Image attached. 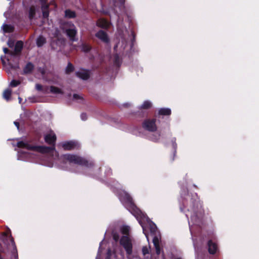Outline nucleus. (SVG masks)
I'll return each mask as SVG.
<instances>
[{
  "label": "nucleus",
  "mask_w": 259,
  "mask_h": 259,
  "mask_svg": "<svg viewBox=\"0 0 259 259\" xmlns=\"http://www.w3.org/2000/svg\"><path fill=\"white\" fill-rule=\"evenodd\" d=\"M43 87L41 84L37 83L35 85V89L38 91L41 92L43 89Z\"/></svg>",
  "instance_id": "58836bf2"
},
{
  "label": "nucleus",
  "mask_w": 259,
  "mask_h": 259,
  "mask_svg": "<svg viewBox=\"0 0 259 259\" xmlns=\"http://www.w3.org/2000/svg\"><path fill=\"white\" fill-rule=\"evenodd\" d=\"M3 51L5 53V54H9L11 55V56H15V53L13 52V51H10L8 48H4Z\"/></svg>",
  "instance_id": "72a5a7b5"
},
{
  "label": "nucleus",
  "mask_w": 259,
  "mask_h": 259,
  "mask_svg": "<svg viewBox=\"0 0 259 259\" xmlns=\"http://www.w3.org/2000/svg\"><path fill=\"white\" fill-rule=\"evenodd\" d=\"M119 1L121 4L123 5L124 4L125 0H119Z\"/></svg>",
  "instance_id": "09e8293b"
},
{
  "label": "nucleus",
  "mask_w": 259,
  "mask_h": 259,
  "mask_svg": "<svg viewBox=\"0 0 259 259\" xmlns=\"http://www.w3.org/2000/svg\"><path fill=\"white\" fill-rule=\"evenodd\" d=\"M114 64L117 67H119L120 66L121 62L120 60V58H119L118 55H116L114 56Z\"/></svg>",
  "instance_id": "c85d7f7f"
},
{
  "label": "nucleus",
  "mask_w": 259,
  "mask_h": 259,
  "mask_svg": "<svg viewBox=\"0 0 259 259\" xmlns=\"http://www.w3.org/2000/svg\"><path fill=\"white\" fill-rule=\"evenodd\" d=\"M62 146L65 151H71L79 147L78 143L73 141L64 142Z\"/></svg>",
  "instance_id": "6e6552de"
},
{
  "label": "nucleus",
  "mask_w": 259,
  "mask_h": 259,
  "mask_svg": "<svg viewBox=\"0 0 259 259\" xmlns=\"http://www.w3.org/2000/svg\"><path fill=\"white\" fill-rule=\"evenodd\" d=\"M160 137V133L153 134L151 137V140L154 142H156L159 140Z\"/></svg>",
  "instance_id": "7c9ffc66"
},
{
  "label": "nucleus",
  "mask_w": 259,
  "mask_h": 259,
  "mask_svg": "<svg viewBox=\"0 0 259 259\" xmlns=\"http://www.w3.org/2000/svg\"><path fill=\"white\" fill-rule=\"evenodd\" d=\"M207 245L208 252L210 254H214L218 249L217 244L209 240L208 241Z\"/></svg>",
  "instance_id": "9b49d317"
},
{
  "label": "nucleus",
  "mask_w": 259,
  "mask_h": 259,
  "mask_svg": "<svg viewBox=\"0 0 259 259\" xmlns=\"http://www.w3.org/2000/svg\"><path fill=\"white\" fill-rule=\"evenodd\" d=\"M12 91L10 89H7L3 93V98L7 101H9L11 96Z\"/></svg>",
  "instance_id": "b1692460"
},
{
  "label": "nucleus",
  "mask_w": 259,
  "mask_h": 259,
  "mask_svg": "<svg viewBox=\"0 0 259 259\" xmlns=\"http://www.w3.org/2000/svg\"><path fill=\"white\" fill-rule=\"evenodd\" d=\"M46 43V39L43 36H39L36 40V45L38 47H42Z\"/></svg>",
  "instance_id": "4be33fe9"
},
{
  "label": "nucleus",
  "mask_w": 259,
  "mask_h": 259,
  "mask_svg": "<svg viewBox=\"0 0 259 259\" xmlns=\"http://www.w3.org/2000/svg\"><path fill=\"white\" fill-rule=\"evenodd\" d=\"M130 228L127 226H124L121 228V232L124 236H127L129 235Z\"/></svg>",
  "instance_id": "cd10ccee"
},
{
  "label": "nucleus",
  "mask_w": 259,
  "mask_h": 259,
  "mask_svg": "<svg viewBox=\"0 0 259 259\" xmlns=\"http://www.w3.org/2000/svg\"><path fill=\"white\" fill-rule=\"evenodd\" d=\"M76 14L75 11L70 9H67L65 11V17L69 19L75 18Z\"/></svg>",
  "instance_id": "a211bd4d"
},
{
  "label": "nucleus",
  "mask_w": 259,
  "mask_h": 259,
  "mask_svg": "<svg viewBox=\"0 0 259 259\" xmlns=\"http://www.w3.org/2000/svg\"><path fill=\"white\" fill-rule=\"evenodd\" d=\"M112 254V251H111V249H110V248L108 249L107 252L106 253V255L105 257V259H111Z\"/></svg>",
  "instance_id": "f704fd0d"
},
{
  "label": "nucleus",
  "mask_w": 259,
  "mask_h": 259,
  "mask_svg": "<svg viewBox=\"0 0 259 259\" xmlns=\"http://www.w3.org/2000/svg\"><path fill=\"white\" fill-rule=\"evenodd\" d=\"M96 25L98 27L105 29H108L109 28V23L103 18L98 19L97 21Z\"/></svg>",
  "instance_id": "ddd939ff"
},
{
  "label": "nucleus",
  "mask_w": 259,
  "mask_h": 259,
  "mask_svg": "<svg viewBox=\"0 0 259 259\" xmlns=\"http://www.w3.org/2000/svg\"><path fill=\"white\" fill-rule=\"evenodd\" d=\"M142 253L143 255H145L149 253V248L147 246H144L142 248Z\"/></svg>",
  "instance_id": "4c0bfd02"
},
{
  "label": "nucleus",
  "mask_w": 259,
  "mask_h": 259,
  "mask_svg": "<svg viewBox=\"0 0 259 259\" xmlns=\"http://www.w3.org/2000/svg\"><path fill=\"white\" fill-rule=\"evenodd\" d=\"M171 143H172V147H173L174 149L175 150V151L176 152V148L177 147V144L176 143V138H174L171 139Z\"/></svg>",
  "instance_id": "e433bc0d"
},
{
  "label": "nucleus",
  "mask_w": 259,
  "mask_h": 259,
  "mask_svg": "<svg viewBox=\"0 0 259 259\" xmlns=\"http://www.w3.org/2000/svg\"><path fill=\"white\" fill-rule=\"evenodd\" d=\"M74 70V67L71 62H68L67 66L65 69V73L67 74H69Z\"/></svg>",
  "instance_id": "5701e85b"
},
{
  "label": "nucleus",
  "mask_w": 259,
  "mask_h": 259,
  "mask_svg": "<svg viewBox=\"0 0 259 259\" xmlns=\"http://www.w3.org/2000/svg\"><path fill=\"white\" fill-rule=\"evenodd\" d=\"M143 233H144V234L145 235V236L148 237V235H147V234L146 233V231H145V229L144 228V227H143Z\"/></svg>",
  "instance_id": "de8ad7c7"
},
{
  "label": "nucleus",
  "mask_w": 259,
  "mask_h": 259,
  "mask_svg": "<svg viewBox=\"0 0 259 259\" xmlns=\"http://www.w3.org/2000/svg\"><path fill=\"white\" fill-rule=\"evenodd\" d=\"M81 51L85 52V53H88L89 52L91 49L92 47L90 45L88 44H82L81 45Z\"/></svg>",
  "instance_id": "393cba45"
},
{
  "label": "nucleus",
  "mask_w": 259,
  "mask_h": 259,
  "mask_svg": "<svg viewBox=\"0 0 259 259\" xmlns=\"http://www.w3.org/2000/svg\"><path fill=\"white\" fill-rule=\"evenodd\" d=\"M152 107V103L149 101H145L141 105V109H149Z\"/></svg>",
  "instance_id": "a878e982"
},
{
  "label": "nucleus",
  "mask_w": 259,
  "mask_h": 259,
  "mask_svg": "<svg viewBox=\"0 0 259 259\" xmlns=\"http://www.w3.org/2000/svg\"><path fill=\"white\" fill-rule=\"evenodd\" d=\"M41 92L45 94H49L50 92V88L48 86L43 87Z\"/></svg>",
  "instance_id": "c9c22d12"
},
{
  "label": "nucleus",
  "mask_w": 259,
  "mask_h": 259,
  "mask_svg": "<svg viewBox=\"0 0 259 259\" xmlns=\"http://www.w3.org/2000/svg\"><path fill=\"white\" fill-rule=\"evenodd\" d=\"M95 36L104 43H108L110 41L107 33L102 30H99L95 34Z\"/></svg>",
  "instance_id": "1a4fd4ad"
},
{
  "label": "nucleus",
  "mask_w": 259,
  "mask_h": 259,
  "mask_svg": "<svg viewBox=\"0 0 259 259\" xmlns=\"http://www.w3.org/2000/svg\"><path fill=\"white\" fill-rule=\"evenodd\" d=\"M3 235H4V236H5L6 237H8V236H9V237L10 238V241L11 242L13 248V250H12V253H13V254L16 253V256L17 257L18 256V254H17V250L16 245L15 244V241H14V239L13 238V237L12 236L10 230L9 229L7 231L4 232L3 233Z\"/></svg>",
  "instance_id": "9d476101"
},
{
  "label": "nucleus",
  "mask_w": 259,
  "mask_h": 259,
  "mask_svg": "<svg viewBox=\"0 0 259 259\" xmlns=\"http://www.w3.org/2000/svg\"><path fill=\"white\" fill-rule=\"evenodd\" d=\"M17 146L20 148H25L28 150L37 151L38 152H48L50 148L47 147L45 146H34L23 141H19L17 144Z\"/></svg>",
  "instance_id": "7ed1b4c3"
},
{
  "label": "nucleus",
  "mask_w": 259,
  "mask_h": 259,
  "mask_svg": "<svg viewBox=\"0 0 259 259\" xmlns=\"http://www.w3.org/2000/svg\"><path fill=\"white\" fill-rule=\"evenodd\" d=\"M2 250H0V252H1ZM0 259H2V257H1V255H0Z\"/></svg>",
  "instance_id": "3c124183"
},
{
  "label": "nucleus",
  "mask_w": 259,
  "mask_h": 259,
  "mask_svg": "<svg viewBox=\"0 0 259 259\" xmlns=\"http://www.w3.org/2000/svg\"><path fill=\"white\" fill-rule=\"evenodd\" d=\"M153 243L155 248L156 253L159 255L161 252V248L159 245V241L157 236H155L153 238Z\"/></svg>",
  "instance_id": "4468645a"
},
{
  "label": "nucleus",
  "mask_w": 259,
  "mask_h": 259,
  "mask_svg": "<svg viewBox=\"0 0 259 259\" xmlns=\"http://www.w3.org/2000/svg\"><path fill=\"white\" fill-rule=\"evenodd\" d=\"M23 43L22 41L19 40L18 41L15 46L14 51L13 52L15 53V55L17 53H19L21 52L22 49L23 48Z\"/></svg>",
  "instance_id": "6ab92c4d"
},
{
  "label": "nucleus",
  "mask_w": 259,
  "mask_h": 259,
  "mask_svg": "<svg viewBox=\"0 0 259 259\" xmlns=\"http://www.w3.org/2000/svg\"><path fill=\"white\" fill-rule=\"evenodd\" d=\"M171 113V110L167 108H162L158 111V114L160 115L169 116Z\"/></svg>",
  "instance_id": "aec40b11"
},
{
  "label": "nucleus",
  "mask_w": 259,
  "mask_h": 259,
  "mask_svg": "<svg viewBox=\"0 0 259 259\" xmlns=\"http://www.w3.org/2000/svg\"><path fill=\"white\" fill-rule=\"evenodd\" d=\"M132 35L133 36V40H132V41H134L135 40V37H136V34H135V33L134 31H132Z\"/></svg>",
  "instance_id": "a18cd8bd"
},
{
  "label": "nucleus",
  "mask_w": 259,
  "mask_h": 259,
  "mask_svg": "<svg viewBox=\"0 0 259 259\" xmlns=\"http://www.w3.org/2000/svg\"><path fill=\"white\" fill-rule=\"evenodd\" d=\"M14 123L17 126V128L19 129L20 126L19 123L17 121H14Z\"/></svg>",
  "instance_id": "49530a36"
},
{
  "label": "nucleus",
  "mask_w": 259,
  "mask_h": 259,
  "mask_svg": "<svg viewBox=\"0 0 259 259\" xmlns=\"http://www.w3.org/2000/svg\"><path fill=\"white\" fill-rule=\"evenodd\" d=\"M73 99H74L75 100H78V99H82L81 97H80L79 95L76 94H73Z\"/></svg>",
  "instance_id": "a19ab883"
},
{
  "label": "nucleus",
  "mask_w": 259,
  "mask_h": 259,
  "mask_svg": "<svg viewBox=\"0 0 259 259\" xmlns=\"http://www.w3.org/2000/svg\"><path fill=\"white\" fill-rule=\"evenodd\" d=\"M2 29L4 33H12L13 32L15 28L13 25L10 24H4L2 26Z\"/></svg>",
  "instance_id": "dca6fc26"
},
{
  "label": "nucleus",
  "mask_w": 259,
  "mask_h": 259,
  "mask_svg": "<svg viewBox=\"0 0 259 259\" xmlns=\"http://www.w3.org/2000/svg\"><path fill=\"white\" fill-rule=\"evenodd\" d=\"M156 118L145 119L142 123V127L149 132H154L157 129Z\"/></svg>",
  "instance_id": "423d86ee"
},
{
  "label": "nucleus",
  "mask_w": 259,
  "mask_h": 259,
  "mask_svg": "<svg viewBox=\"0 0 259 259\" xmlns=\"http://www.w3.org/2000/svg\"><path fill=\"white\" fill-rule=\"evenodd\" d=\"M45 141L48 144L50 145L51 146L49 147V148H50L51 149L48 152H40L42 154H47V153H50L52 152H53L54 150H55V144L57 140V137L56 135L53 133V134H47L45 135ZM47 147H48V146H46Z\"/></svg>",
  "instance_id": "39448f33"
},
{
  "label": "nucleus",
  "mask_w": 259,
  "mask_h": 259,
  "mask_svg": "<svg viewBox=\"0 0 259 259\" xmlns=\"http://www.w3.org/2000/svg\"><path fill=\"white\" fill-rule=\"evenodd\" d=\"M34 66L31 62H28L26 64L23 68V74H27L31 73L33 70Z\"/></svg>",
  "instance_id": "2eb2a0df"
},
{
  "label": "nucleus",
  "mask_w": 259,
  "mask_h": 259,
  "mask_svg": "<svg viewBox=\"0 0 259 259\" xmlns=\"http://www.w3.org/2000/svg\"><path fill=\"white\" fill-rule=\"evenodd\" d=\"M64 161L69 163L76 164L87 168L93 167L95 165L93 160L87 159L76 154H66L62 156Z\"/></svg>",
  "instance_id": "f257e3e1"
},
{
  "label": "nucleus",
  "mask_w": 259,
  "mask_h": 259,
  "mask_svg": "<svg viewBox=\"0 0 259 259\" xmlns=\"http://www.w3.org/2000/svg\"><path fill=\"white\" fill-rule=\"evenodd\" d=\"M191 202L192 203L193 210L195 209V207H198V201L197 199L195 198H191Z\"/></svg>",
  "instance_id": "473e14b6"
},
{
  "label": "nucleus",
  "mask_w": 259,
  "mask_h": 259,
  "mask_svg": "<svg viewBox=\"0 0 259 259\" xmlns=\"http://www.w3.org/2000/svg\"><path fill=\"white\" fill-rule=\"evenodd\" d=\"M119 243L125 249L127 257L132 255L133 253V244L128 236H122L119 240Z\"/></svg>",
  "instance_id": "20e7f679"
},
{
  "label": "nucleus",
  "mask_w": 259,
  "mask_h": 259,
  "mask_svg": "<svg viewBox=\"0 0 259 259\" xmlns=\"http://www.w3.org/2000/svg\"><path fill=\"white\" fill-rule=\"evenodd\" d=\"M9 66H10V67L11 68L14 69H16L17 68H19V65L18 64H17L16 65H13L12 64L9 63Z\"/></svg>",
  "instance_id": "37998d69"
},
{
  "label": "nucleus",
  "mask_w": 259,
  "mask_h": 259,
  "mask_svg": "<svg viewBox=\"0 0 259 259\" xmlns=\"http://www.w3.org/2000/svg\"><path fill=\"white\" fill-rule=\"evenodd\" d=\"M35 9L34 7H31L29 10V18L30 20L33 19L35 15Z\"/></svg>",
  "instance_id": "bb28decb"
},
{
  "label": "nucleus",
  "mask_w": 259,
  "mask_h": 259,
  "mask_svg": "<svg viewBox=\"0 0 259 259\" xmlns=\"http://www.w3.org/2000/svg\"><path fill=\"white\" fill-rule=\"evenodd\" d=\"M49 7L48 4L41 5V9L42 12V17L45 19L48 18L49 16Z\"/></svg>",
  "instance_id": "f3484780"
},
{
  "label": "nucleus",
  "mask_w": 259,
  "mask_h": 259,
  "mask_svg": "<svg viewBox=\"0 0 259 259\" xmlns=\"http://www.w3.org/2000/svg\"><path fill=\"white\" fill-rule=\"evenodd\" d=\"M81 118L83 120H85L87 119V115L85 113H82L80 115Z\"/></svg>",
  "instance_id": "ea45409f"
},
{
  "label": "nucleus",
  "mask_w": 259,
  "mask_h": 259,
  "mask_svg": "<svg viewBox=\"0 0 259 259\" xmlns=\"http://www.w3.org/2000/svg\"><path fill=\"white\" fill-rule=\"evenodd\" d=\"M112 236L113 239L115 242H117L119 240V235L117 232H116L115 231H113L112 232Z\"/></svg>",
  "instance_id": "2f4dec72"
},
{
  "label": "nucleus",
  "mask_w": 259,
  "mask_h": 259,
  "mask_svg": "<svg viewBox=\"0 0 259 259\" xmlns=\"http://www.w3.org/2000/svg\"><path fill=\"white\" fill-rule=\"evenodd\" d=\"M75 75L82 80H87L90 77L91 71L81 68L79 71L75 72Z\"/></svg>",
  "instance_id": "0eeeda50"
},
{
  "label": "nucleus",
  "mask_w": 259,
  "mask_h": 259,
  "mask_svg": "<svg viewBox=\"0 0 259 259\" xmlns=\"http://www.w3.org/2000/svg\"><path fill=\"white\" fill-rule=\"evenodd\" d=\"M157 229L156 226L154 225V226H151L150 228V231L151 233H154Z\"/></svg>",
  "instance_id": "79ce46f5"
},
{
  "label": "nucleus",
  "mask_w": 259,
  "mask_h": 259,
  "mask_svg": "<svg viewBox=\"0 0 259 259\" xmlns=\"http://www.w3.org/2000/svg\"><path fill=\"white\" fill-rule=\"evenodd\" d=\"M50 92L54 94H63V92L60 88L51 85L50 87Z\"/></svg>",
  "instance_id": "412c9836"
},
{
  "label": "nucleus",
  "mask_w": 259,
  "mask_h": 259,
  "mask_svg": "<svg viewBox=\"0 0 259 259\" xmlns=\"http://www.w3.org/2000/svg\"><path fill=\"white\" fill-rule=\"evenodd\" d=\"M72 26L73 28L66 29L65 32L67 35L69 37L70 39L71 40H74V38L77 34V30L73 24Z\"/></svg>",
  "instance_id": "f8f14e48"
},
{
  "label": "nucleus",
  "mask_w": 259,
  "mask_h": 259,
  "mask_svg": "<svg viewBox=\"0 0 259 259\" xmlns=\"http://www.w3.org/2000/svg\"><path fill=\"white\" fill-rule=\"evenodd\" d=\"M39 1L41 2V5H48V4H47L48 0H39Z\"/></svg>",
  "instance_id": "c03bdc74"
},
{
  "label": "nucleus",
  "mask_w": 259,
  "mask_h": 259,
  "mask_svg": "<svg viewBox=\"0 0 259 259\" xmlns=\"http://www.w3.org/2000/svg\"><path fill=\"white\" fill-rule=\"evenodd\" d=\"M20 83H21V81L20 80L13 79L11 81V82L10 84V87H11L12 88H14V87H16L17 86L19 85V84H20Z\"/></svg>",
  "instance_id": "c756f323"
},
{
  "label": "nucleus",
  "mask_w": 259,
  "mask_h": 259,
  "mask_svg": "<svg viewBox=\"0 0 259 259\" xmlns=\"http://www.w3.org/2000/svg\"><path fill=\"white\" fill-rule=\"evenodd\" d=\"M19 103H21V101H22V99L20 98V97H19Z\"/></svg>",
  "instance_id": "8fccbe9b"
},
{
  "label": "nucleus",
  "mask_w": 259,
  "mask_h": 259,
  "mask_svg": "<svg viewBox=\"0 0 259 259\" xmlns=\"http://www.w3.org/2000/svg\"><path fill=\"white\" fill-rule=\"evenodd\" d=\"M123 199L128 209L136 218H143L144 217V214L136 205L133 198L129 194L125 193L123 196Z\"/></svg>",
  "instance_id": "f03ea898"
}]
</instances>
